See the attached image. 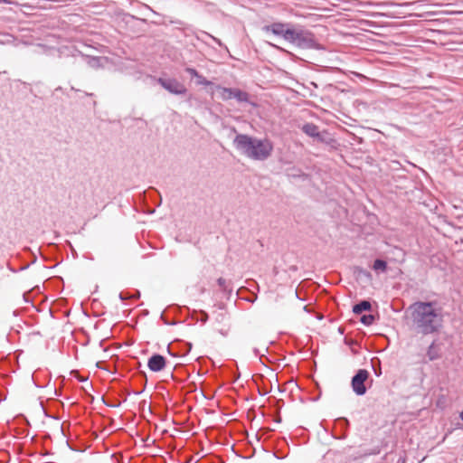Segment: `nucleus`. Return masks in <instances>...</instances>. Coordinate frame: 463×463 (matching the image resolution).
Instances as JSON below:
<instances>
[{
	"instance_id": "obj_1",
	"label": "nucleus",
	"mask_w": 463,
	"mask_h": 463,
	"mask_svg": "<svg viewBox=\"0 0 463 463\" xmlns=\"http://www.w3.org/2000/svg\"><path fill=\"white\" fill-rule=\"evenodd\" d=\"M411 327L422 335L439 333L444 324L443 307L438 300L416 301L409 307Z\"/></svg>"
},
{
	"instance_id": "obj_2",
	"label": "nucleus",
	"mask_w": 463,
	"mask_h": 463,
	"mask_svg": "<svg viewBox=\"0 0 463 463\" xmlns=\"http://www.w3.org/2000/svg\"><path fill=\"white\" fill-rule=\"evenodd\" d=\"M263 30L280 37L297 48L303 50H322L315 34L302 26H296L290 23H272L265 25Z\"/></svg>"
},
{
	"instance_id": "obj_3",
	"label": "nucleus",
	"mask_w": 463,
	"mask_h": 463,
	"mask_svg": "<svg viewBox=\"0 0 463 463\" xmlns=\"http://www.w3.org/2000/svg\"><path fill=\"white\" fill-rule=\"evenodd\" d=\"M233 146L241 155L256 161L268 159L273 151V144L269 139L257 138L247 134H237Z\"/></svg>"
},
{
	"instance_id": "obj_4",
	"label": "nucleus",
	"mask_w": 463,
	"mask_h": 463,
	"mask_svg": "<svg viewBox=\"0 0 463 463\" xmlns=\"http://www.w3.org/2000/svg\"><path fill=\"white\" fill-rule=\"evenodd\" d=\"M214 90H216L219 92L218 97L223 101H228L232 99H234L239 103H248L253 108L258 107V103L251 101L250 99V94L247 91H244L241 89L227 88L222 87L221 85H215Z\"/></svg>"
},
{
	"instance_id": "obj_5",
	"label": "nucleus",
	"mask_w": 463,
	"mask_h": 463,
	"mask_svg": "<svg viewBox=\"0 0 463 463\" xmlns=\"http://www.w3.org/2000/svg\"><path fill=\"white\" fill-rule=\"evenodd\" d=\"M118 19L133 34L143 33L145 32L143 25L147 24L146 19L137 17L126 12H120Z\"/></svg>"
},
{
	"instance_id": "obj_6",
	"label": "nucleus",
	"mask_w": 463,
	"mask_h": 463,
	"mask_svg": "<svg viewBox=\"0 0 463 463\" xmlns=\"http://www.w3.org/2000/svg\"><path fill=\"white\" fill-rule=\"evenodd\" d=\"M369 377V372L365 369H359L351 379V387L357 396H363L366 393L367 388L365 382Z\"/></svg>"
},
{
	"instance_id": "obj_7",
	"label": "nucleus",
	"mask_w": 463,
	"mask_h": 463,
	"mask_svg": "<svg viewBox=\"0 0 463 463\" xmlns=\"http://www.w3.org/2000/svg\"><path fill=\"white\" fill-rule=\"evenodd\" d=\"M157 82L171 94L184 95L187 92L186 87L176 79L160 77L157 79Z\"/></svg>"
},
{
	"instance_id": "obj_8",
	"label": "nucleus",
	"mask_w": 463,
	"mask_h": 463,
	"mask_svg": "<svg viewBox=\"0 0 463 463\" xmlns=\"http://www.w3.org/2000/svg\"><path fill=\"white\" fill-rule=\"evenodd\" d=\"M335 428L339 430V434L332 433V437L335 439L344 440L347 438V431L350 427V422L345 417H339L335 420Z\"/></svg>"
},
{
	"instance_id": "obj_9",
	"label": "nucleus",
	"mask_w": 463,
	"mask_h": 463,
	"mask_svg": "<svg viewBox=\"0 0 463 463\" xmlns=\"http://www.w3.org/2000/svg\"><path fill=\"white\" fill-rule=\"evenodd\" d=\"M166 365V359L160 354H153L147 360V367L151 372H161Z\"/></svg>"
},
{
	"instance_id": "obj_10",
	"label": "nucleus",
	"mask_w": 463,
	"mask_h": 463,
	"mask_svg": "<svg viewBox=\"0 0 463 463\" xmlns=\"http://www.w3.org/2000/svg\"><path fill=\"white\" fill-rule=\"evenodd\" d=\"M301 130L308 137L316 138L317 141L325 142L324 135L319 131V128L314 123H305Z\"/></svg>"
},
{
	"instance_id": "obj_11",
	"label": "nucleus",
	"mask_w": 463,
	"mask_h": 463,
	"mask_svg": "<svg viewBox=\"0 0 463 463\" xmlns=\"http://www.w3.org/2000/svg\"><path fill=\"white\" fill-rule=\"evenodd\" d=\"M426 355L429 361H435L441 357L440 349L437 345V340H433L429 345Z\"/></svg>"
},
{
	"instance_id": "obj_12",
	"label": "nucleus",
	"mask_w": 463,
	"mask_h": 463,
	"mask_svg": "<svg viewBox=\"0 0 463 463\" xmlns=\"http://www.w3.org/2000/svg\"><path fill=\"white\" fill-rule=\"evenodd\" d=\"M372 309V305L369 300H361L358 303L353 306V312L355 315H361L364 311H370Z\"/></svg>"
},
{
	"instance_id": "obj_13",
	"label": "nucleus",
	"mask_w": 463,
	"mask_h": 463,
	"mask_svg": "<svg viewBox=\"0 0 463 463\" xmlns=\"http://www.w3.org/2000/svg\"><path fill=\"white\" fill-rule=\"evenodd\" d=\"M394 184H396V187L398 188H407L405 183L409 182V178L404 174H394L392 177Z\"/></svg>"
},
{
	"instance_id": "obj_14",
	"label": "nucleus",
	"mask_w": 463,
	"mask_h": 463,
	"mask_svg": "<svg viewBox=\"0 0 463 463\" xmlns=\"http://www.w3.org/2000/svg\"><path fill=\"white\" fill-rule=\"evenodd\" d=\"M373 269L375 271L385 272L387 270V261L383 259H376L373 261Z\"/></svg>"
},
{
	"instance_id": "obj_15",
	"label": "nucleus",
	"mask_w": 463,
	"mask_h": 463,
	"mask_svg": "<svg viewBox=\"0 0 463 463\" xmlns=\"http://www.w3.org/2000/svg\"><path fill=\"white\" fill-rule=\"evenodd\" d=\"M371 365L375 376L380 377L383 373L380 359L377 357L373 358L371 360Z\"/></svg>"
},
{
	"instance_id": "obj_16",
	"label": "nucleus",
	"mask_w": 463,
	"mask_h": 463,
	"mask_svg": "<svg viewBox=\"0 0 463 463\" xmlns=\"http://www.w3.org/2000/svg\"><path fill=\"white\" fill-rule=\"evenodd\" d=\"M374 316L372 314L363 315L360 318V322L366 326H371L374 322Z\"/></svg>"
},
{
	"instance_id": "obj_17",
	"label": "nucleus",
	"mask_w": 463,
	"mask_h": 463,
	"mask_svg": "<svg viewBox=\"0 0 463 463\" xmlns=\"http://www.w3.org/2000/svg\"><path fill=\"white\" fill-rule=\"evenodd\" d=\"M140 377H141V379H142V380L144 381V383H145L144 387H146V381H147V380H146V373H143L142 374H140ZM144 391H145V388H143V389H142V390H140V391H134V392H132V393H133L134 395H140ZM124 392H125V393H126V397H125V399H124V402H126V401H127L128 396H129V395L131 394V392H130L129 391H128L127 389H126V390H124Z\"/></svg>"
},
{
	"instance_id": "obj_18",
	"label": "nucleus",
	"mask_w": 463,
	"mask_h": 463,
	"mask_svg": "<svg viewBox=\"0 0 463 463\" xmlns=\"http://www.w3.org/2000/svg\"><path fill=\"white\" fill-rule=\"evenodd\" d=\"M217 284L224 293H227L229 295L232 294V288L228 287L226 280L223 278H219L217 279Z\"/></svg>"
},
{
	"instance_id": "obj_19",
	"label": "nucleus",
	"mask_w": 463,
	"mask_h": 463,
	"mask_svg": "<svg viewBox=\"0 0 463 463\" xmlns=\"http://www.w3.org/2000/svg\"><path fill=\"white\" fill-rule=\"evenodd\" d=\"M196 83L198 85H203V86H212L214 88V84L207 80L204 76H203L202 74H199V76L196 78Z\"/></svg>"
},
{
	"instance_id": "obj_20",
	"label": "nucleus",
	"mask_w": 463,
	"mask_h": 463,
	"mask_svg": "<svg viewBox=\"0 0 463 463\" xmlns=\"http://www.w3.org/2000/svg\"><path fill=\"white\" fill-rule=\"evenodd\" d=\"M183 347L180 351V354L178 355L184 356L188 354L192 350V344L189 342H182L181 343Z\"/></svg>"
},
{
	"instance_id": "obj_21",
	"label": "nucleus",
	"mask_w": 463,
	"mask_h": 463,
	"mask_svg": "<svg viewBox=\"0 0 463 463\" xmlns=\"http://www.w3.org/2000/svg\"><path fill=\"white\" fill-rule=\"evenodd\" d=\"M390 168L392 171L393 172H397V171H402V172H404L406 171L402 166V164L399 162V161H396V160H392L391 163H390Z\"/></svg>"
},
{
	"instance_id": "obj_22",
	"label": "nucleus",
	"mask_w": 463,
	"mask_h": 463,
	"mask_svg": "<svg viewBox=\"0 0 463 463\" xmlns=\"http://www.w3.org/2000/svg\"><path fill=\"white\" fill-rule=\"evenodd\" d=\"M201 34H203L205 35L207 38L209 39H212L217 45H219L220 47H222L223 46V43H222V41L216 37H214L213 35L210 34L209 33L207 32H204V31H202L201 32Z\"/></svg>"
},
{
	"instance_id": "obj_23",
	"label": "nucleus",
	"mask_w": 463,
	"mask_h": 463,
	"mask_svg": "<svg viewBox=\"0 0 463 463\" xmlns=\"http://www.w3.org/2000/svg\"><path fill=\"white\" fill-rule=\"evenodd\" d=\"M169 23L179 25L180 27H178V29H180V30L190 29V27L181 20H172L171 19V20H169Z\"/></svg>"
},
{
	"instance_id": "obj_24",
	"label": "nucleus",
	"mask_w": 463,
	"mask_h": 463,
	"mask_svg": "<svg viewBox=\"0 0 463 463\" xmlns=\"http://www.w3.org/2000/svg\"><path fill=\"white\" fill-rule=\"evenodd\" d=\"M185 71L191 75L192 77H194V78H197L199 76V72L197 71V70H195L194 68H192V67H187L185 69Z\"/></svg>"
},
{
	"instance_id": "obj_25",
	"label": "nucleus",
	"mask_w": 463,
	"mask_h": 463,
	"mask_svg": "<svg viewBox=\"0 0 463 463\" xmlns=\"http://www.w3.org/2000/svg\"><path fill=\"white\" fill-rule=\"evenodd\" d=\"M253 354L256 355V356H260V362L264 364V361L263 359H267L266 355L265 354H260V350L257 348V347H254L253 350H252Z\"/></svg>"
},
{
	"instance_id": "obj_26",
	"label": "nucleus",
	"mask_w": 463,
	"mask_h": 463,
	"mask_svg": "<svg viewBox=\"0 0 463 463\" xmlns=\"http://www.w3.org/2000/svg\"><path fill=\"white\" fill-rule=\"evenodd\" d=\"M118 298L122 301L127 300V299H130L131 298V293L122 291V292L119 293Z\"/></svg>"
},
{
	"instance_id": "obj_27",
	"label": "nucleus",
	"mask_w": 463,
	"mask_h": 463,
	"mask_svg": "<svg viewBox=\"0 0 463 463\" xmlns=\"http://www.w3.org/2000/svg\"><path fill=\"white\" fill-rule=\"evenodd\" d=\"M201 32H202V31H200V32H194V31H193V33L194 34L195 38H196L198 41H201V42H203V43H204L208 44V43L205 42V40H204V37H206V36H205V35H203V34H201Z\"/></svg>"
},
{
	"instance_id": "obj_28",
	"label": "nucleus",
	"mask_w": 463,
	"mask_h": 463,
	"mask_svg": "<svg viewBox=\"0 0 463 463\" xmlns=\"http://www.w3.org/2000/svg\"><path fill=\"white\" fill-rule=\"evenodd\" d=\"M142 7L149 10L152 14H154L156 16H159V17H163V15L159 13H157L156 11H155L152 7H150L148 5L146 4H141Z\"/></svg>"
},
{
	"instance_id": "obj_29",
	"label": "nucleus",
	"mask_w": 463,
	"mask_h": 463,
	"mask_svg": "<svg viewBox=\"0 0 463 463\" xmlns=\"http://www.w3.org/2000/svg\"><path fill=\"white\" fill-rule=\"evenodd\" d=\"M102 402H103V403H104L106 406H108V407H111V408H118V407L121 405V403H120V402H117V403H109V402H107L105 401V399H104V398H102Z\"/></svg>"
},
{
	"instance_id": "obj_30",
	"label": "nucleus",
	"mask_w": 463,
	"mask_h": 463,
	"mask_svg": "<svg viewBox=\"0 0 463 463\" xmlns=\"http://www.w3.org/2000/svg\"><path fill=\"white\" fill-rule=\"evenodd\" d=\"M140 292L138 290H136L133 294H131V298H139Z\"/></svg>"
},
{
	"instance_id": "obj_31",
	"label": "nucleus",
	"mask_w": 463,
	"mask_h": 463,
	"mask_svg": "<svg viewBox=\"0 0 463 463\" xmlns=\"http://www.w3.org/2000/svg\"><path fill=\"white\" fill-rule=\"evenodd\" d=\"M40 405H41V407H42V409H43V413H44L45 417L52 418V417L51 415H49V414L47 413V411H45L44 406H43V402H40Z\"/></svg>"
},
{
	"instance_id": "obj_32",
	"label": "nucleus",
	"mask_w": 463,
	"mask_h": 463,
	"mask_svg": "<svg viewBox=\"0 0 463 463\" xmlns=\"http://www.w3.org/2000/svg\"><path fill=\"white\" fill-rule=\"evenodd\" d=\"M167 352H168V354H169L170 355H172V356H177V354H174V353L172 352V349H171L170 345H168V346H167Z\"/></svg>"
},
{
	"instance_id": "obj_33",
	"label": "nucleus",
	"mask_w": 463,
	"mask_h": 463,
	"mask_svg": "<svg viewBox=\"0 0 463 463\" xmlns=\"http://www.w3.org/2000/svg\"><path fill=\"white\" fill-rule=\"evenodd\" d=\"M256 299H257V297H254L253 298H246V301L253 303Z\"/></svg>"
},
{
	"instance_id": "obj_34",
	"label": "nucleus",
	"mask_w": 463,
	"mask_h": 463,
	"mask_svg": "<svg viewBox=\"0 0 463 463\" xmlns=\"http://www.w3.org/2000/svg\"><path fill=\"white\" fill-rule=\"evenodd\" d=\"M11 0H0V4H10Z\"/></svg>"
},
{
	"instance_id": "obj_35",
	"label": "nucleus",
	"mask_w": 463,
	"mask_h": 463,
	"mask_svg": "<svg viewBox=\"0 0 463 463\" xmlns=\"http://www.w3.org/2000/svg\"><path fill=\"white\" fill-rule=\"evenodd\" d=\"M304 175H305V174H303V173L302 174H292V176H298V177H300V176H304Z\"/></svg>"
},
{
	"instance_id": "obj_36",
	"label": "nucleus",
	"mask_w": 463,
	"mask_h": 463,
	"mask_svg": "<svg viewBox=\"0 0 463 463\" xmlns=\"http://www.w3.org/2000/svg\"><path fill=\"white\" fill-rule=\"evenodd\" d=\"M220 334L222 335L223 336H226L227 335V332L226 331H223L222 329L220 330Z\"/></svg>"
},
{
	"instance_id": "obj_37",
	"label": "nucleus",
	"mask_w": 463,
	"mask_h": 463,
	"mask_svg": "<svg viewBox=\"0 0 463 463\" xmlns=\"http://www.w3.org/2000/svg\"><path fill=\"white\" fill-rule=\"evenodd\" d=\"M459 418L463 421V410L459 413Z\"/></svg>"
},
{
	"instance_id": "obj_38",
	"label": "nucleus",
	"mask_w": 463,
	"mask_h": 463,
	"mask_svg": "<svg viewBox=\"0 0 463 463\" xmlns=\"http://www.w3.org/2000/svg\"><path fill=\"white\" fill-rule=\"evenodd\" d=\"M155 24H164L165 23L164 22H157V21H155L153 22Z\"/></svg>"
},
{
	"instance_id": "obj_39",
	"label": "nucleus",
	"mask_w": 463,
	"mask_h": 463,
	"mask_svg": "<svg viewBox=\"0 0 463 463\" xmlns=\"http://www.w3.org/2000/svg\"><path fill=\"white\" fill-rule=\"evenodd\" d=\"M338 331H339L340 334H344V329L342 327H339Z\"/></svg>"
},
{
	"instance_id": "obj_40",
	"label": "nucleus",
	"mask_w": 463,
	"mask_h": 463,
	"mask_svg": "<svg viewBox=\"0 0 463 463\" xmlns=\"http://www.w3.org/2000/svg\"><path fill=\"white\" fill-rule=\"evenodd\" d=\"M29 266H30V265L28 264V265H26V266H24V267L21 268V269H22V270L26 269H28V268H29Z\"/></svg>"
},
{
	"instance_id": "obj_41",
	"label": "nucleus",
	"mask_w": 463,
	"mask_h": 463,
	"mask_svg": "<svg viewBox=\"0 0 463 463\" xmlns=\"http://www.w3.org/2000/svg\"><path fill=\"white\" fill-rule=\"evenodd\" d=\"M460 425H461V424H460L459 422H458V423L456 424V426H455V429H458V428H460Z\"/></svg>"
},
{
	"instance_id": "obj_42",
	"label": "nucleus",
	"mask_w": 463,
	"mask_h": 463,
	"mask_svg": "<svg viewBox=\"0 0 463 463\" xmlns=\"http://www.w3.org/2000/svg\"><path fill=\"white\" fill-rule=\"evenodd\" d=\"M165 325H174L175 323H170V322H168V321H165Z\"/></svg>"
},
{
	"instance_id": "obj_43",
	"label": "nucleus",
	"mask_w": 463,
	"mask_h": 463,
	"mask_svg": "<svg viewBox=\"0 0 463 463\" xmlns=\"http://www.w3.org/2000/svg\"><path fill=\"white\" fill-rule=\"evenodd\" d=\"M86 381H87V379H86V378H80V382H86Z\"/></svg>"
},
{
	"instance_id": "obj_44",
	"label": "nucleus",
	"mask_w": 463,
	"mask_h": 463,
	"mask_svg": "<svg viewBox=\"0 0 463 463\" xmlns=\"http://www.w3.org/2000/svg\"><path fill=\"white\" fill-rule=\"evenodd\" d=\"M290 269L291 270H297V268L293 266V267H290Z\"/></svg>"
},
{
	"instance_id": "obj_45",
	"label": "nucleus",
	"mask_w": 463,
	"mask_h": 463,
	"mask_svg": "<svg viewBox=\"0 0 463 463\" xmlns=\"http://www.w3.org/2000/svg\"><path fill=\"white\" fill-rule=\"evenodd\" d=\"M36 260H37V259H36V257H34V258H33V261H32V263H35V262H36Z\"/></svg>"
},
{
	"instance_id": "obj_46",
	"label": "nucleus",
	"mask_w": 463,
	"mask_h": 463,
	"mask_svg": "<svg viewBox=\"0 0 463 463\" xmlns=\"http://www.w3.org/2000/svg\"><path fill=\"white\" fill-rule=\"evenodd\" d=\"M61 90V88H57V89L55 90V93H56V92H58L59 90Z\"/></svg>"
},
{
	"instance_id": "obj_47",
	"label": "nucleus",
	"mask_w": 463,
	"mask_h": 463,
	"mask_svg": "<svg viewBox=\"0 0 463 463\" xmlns=\"http://www.w3.org/2000/svg\"><path fill=\"white\" fill-rule=\"evenodd\" d=\"M93 61H94L95 62H98V61H99V59H98V58H94V59H93Z\"/></svg>"
},
{
	"instance_id": "obj_48",
	"label": "nucleus",
	"mask_w": 463,
	"mask_h": 463,
	"mask_svg": "<svg viewBox=\"0 0 463 463\" xmlns=\"http://www.w3.org/2000/svg\"><path fill=\"white\" fill-rule=\"evenodd\" d=\"M35 387H37V388H42L43 386H40V385H38V384H35Z\"/></svg>"
},
{
	"instance_id": "obj_49",
	"label": "nucleus",
	"mask_w": 463,
	"mask_h": 463,
	"mask_svg": "<svg viewBox=\"0 0 463 463\" xmlns=\"http://www.w3.org/2000/svg\"><path fill=\"white\" fill-rule=\"evenodd\" d=\"M84 95L85 96H92V94H88V93H85Z\"/></svg>"
}]
</instances>
